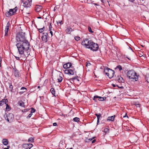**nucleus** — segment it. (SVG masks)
<instances>
[{"instance_id": "64", "label": "nucleus", "mask_w": 149, "mask_h": 149, "mask_svg": "<svg viewBox=\"0 0 149 149\" xmlns=\"http://www.w3.org/2000/svg\"><path fill=\"white\" fill-rule=\"evenodd\" d=\"M38 18H41V17H39Z\"/></svg>"}, {"instance_id": "10", "label": "nucleus", "mask_w": 149, "mask_h": 149, "mask_svg": "<svg viewBox=\"0 0 149 149\" xmlns=\"http://www.w3.org/2000/svg\"><path fill=\"white\" fill-rule=\"evenodd\" d=\"M24 56H25V58H23V57L22 56V54H20L19 53V54L20 55V57H17V56H15V57L16 58L17 60H23V59H25L26 58V55H28L29 54V53L28 54V52H27V54L26 55V54H24Z\"/></svg>"}, {"instance_id": "6", "label": "nucleus", "mask_w": 149, "mask_h": 149, "mask_svg": "<svg viewBox=\"0 0 149 149\" xmlns=\"http://www.w3.org/2000/svg\"><path fill=\"white\" fill-rule=\"evenodd\" d=\"M90 47V48H89L91 50L93 51H95L98 50V45L97 43H94L93 41Z\"/></svg>"}, {"instance_id": "43", "label": "nucleus", "mask_w": 149, "mask_h": 149, "mask_svg": "<svg viewBox=\"0 0 149 149\" xmlns=\"http://www.w3.org/2000/svg\"><path fill=\"white\" fill-rule=\"evenodd\" d=\"M134 104L136 105V106L137 107H140V104L139 103H135Z\"/></svg>"}, {"instance_id": "13", "label": "nucleus", "mask_w": 149, "mask_h": 149, "mask_svg": "<svg viewBox=\"0 0 149 149\" xmlns=\"http://www.w3.org/2000/svg\"><path fill=\"white\" fill-rule=\"evenodd\" d=\"M100 101H103L104 100V97L98 96H95L94 97L93 100L95 101H97V99Z\"/></svg>"}, {"instance_id": "45", "label": "nucleus", "mask_w": 149, "mask_h": 149, "mask_svg": "<svg viewBox=\"0 0 149 149\" xmlns=\"http://www.w3.org/2000/svg\"><path fill=\"white\" fill-rule=\"evenodd\" d=\"M52 26L51 25V23H50V25L49 26V30H52Z\"/></svg>"}, {"instance_id": "55", "label": "nucleus", "mask_w": 149, "mask_h": 149, "mask_svg": "<svg viewBox=\"0 0 149 149\" xmlns=\"http://www.w3.org/2000/svg\"><path fill=\"white\" fill-rule=\"evenodd\" d=\"M9 146L7 148H4L3 149H9Z\"/></svg>"}, {"instance_id": "41", "label": "nucleus", "mask_w": 149, "mask_h": 149, "mask_svg": "<svg viewBox=\"0 0 149 149\" xmlns=\"http://www.w3.org/2000/svg\"><path fill=\"white\" fill-rule=\"evenodd\" d=\"M117 68H118L119 70H121L122 69L121 66L120 65H118V66H117Z\"/></svg>"}, {"instance_id": "8", "label": "nucleus", "mask_w": 149, "mask_h": 149, "mask_svg": "<svg viewBox=\"0 0 149 149\" xmlns=\"http://www.w3.org/2000/svg\"><path fill=\"white\" fill-rule=\"evenodd\" d=\"M32 0H26L24 3V6L25 8H30L31 6Z\"/></svg>"}, {"instance_id": "52", "label": "nucleus", "mask_w": 149, "mask_h": 149, "mask_svg": "<svg viewBox=\"0 0 149 149\" xmlns=\"http://www.w3.org/2000/svg\"><path fill=\"white\" fill-rule=\"evenodd\" d=\"M129 1H130L132 2H133L134 1V0H128Z\"/></svg>"}, {"instance_id": "34", "label": "nucleus", "mask_w": 149, "mask_h": 149, "mask_svg": "<svg viewBox=\"0 0 149 149\" xmlns=\"http://www.w3.org/2000/svg\"><path fill=\"white\" fill-rule=\"evenodd\" d=\"M80 39V38L79 36H76L74 37L75 40L77 41H79Z\"/></svg>"}, {"instance_id": "47", "label": "nucleus", "mask_w": 149, "mask_h": 149, "mask_svg": "<svg viewBox=\"0 0 149 149\" xmlns=\"http://www.w3.org/2000/svg\"><path fill=\"white\" fill-rule=\"evenodd\" d=\"M49 31H50V33L51 35V36L52 37L53 36V33L51 30H49Z\"/></svg>"}, {"instance_id": "63", "label": "nucleus", "mask_w": 149, "mask_h": 149, "mask_svg": "<svg viewBox=\"0 0 149 149\" xmlns=\"http://www.w3.org/2000/svg\"><path fill=\"white\" fill-rule=\"evenodd\" d=\"M129 48H130V49H132L130 47H129Z\"/></svg>"}, {"instance_id": "61", "label": "nucleus", "mask_w": 149, "mask_h": 149, "mask_svg": "<svg viewBox=\"0 0 149 149\" xmlns=\"http://www.w3.org/2000/svg\"><path fill=\"white\" fill-rule=\"evenodd\" d=\"M40 86H38V88H40Z\"/></svg>"}, {"instance_id": "21", "label": "nucleus", "mask_w": 149, "mask_h": 149, "mask_svg": "<svg viewBox=\"0 0 149 149\" xmlns=\"http://www.w3.org/2000/svg\"><path fill=\"white\" fill-rule=\"evenodd\" d=\"M72 29L71 28L69 27L66 30V33H70L72 31Z\"/></svg>"}, {"instance_id": "35", "label": "nucleus", "mask_w": 149, "mask_h": 149, "mask_svg": "<svg viewBox=\"0 0 149 149\" xmlns=\"http://www.w3.org/2000/svg\"><path fill=\"white\" fill-rule=\"evenodd\" d=\"M146 79L147 82L149 83V74L146 76Z\"/></svg>"}, {"instance_id": "29", "label": "nucleus", "mask_w": 149, "mask_h": 149, "mask_svg": "<svg viewBox=\"0 0 149 149\" xmlns=\"http://www.w3.org/2000/svg\"><path fill=\"white\" fill-rule=\"evenodd\" d=\"M19 105L22 107H24L25 106L24 102H19Z\"/></svg>"}, {"instance_id": "19", "label": "nucleus", "mask_w": 149, "mask_h": 149, "mask_svg": "<svg viewBox=\"0 0 149 149\" xmlns=\"http://www.w3.org/2000/svg\"><path fill=\"white\" fill-rule=\"evenodd\" d=\"M23 147L25 149H30V148H29V146H28V144H24L23 145Z\"/></svg>"}, {"instance_id": "4", "label": "nucleus", "mask_w": 149, "mask_h": 149, "mask_svg": "<svg viewBox=\"0 0 149 149\" xmlns=\"http://www.w3.org/2000/svg\"><path fill=\"white\" fill-rule=\"evenodd\" d=\"M17 9L18 8L16 6L13 9H10L9 11L8 12L6 13L5 15L7 17H8L15 14L17 11Z\"/></svg>"}, {"instance_id": "33", "label": "nucleus", "mask_w": 149, "mask_h": 149, "mask_svg": "<svg viewBox=\"0 0 149 149\" xmlns=\"http://www.w3.org/2000/svg\"><path fill=\"white\" fill-rule=\"evenodd\" d=\"M78 76H77L76 77H73L71 79H70V80H74V79H77L78 81H79V80L78 79Z\"/></svg>"}, {"instance_id": "1", "label": "nucleus", "mask_w": 149, "mask_h": 149, "mask_svg": "<svg viewBox=\"0 0 149 149\" xmlns=\"http://www.w3.org/2000/svg\"><path fill=\"white\" fill-rule=\"evenodd\" d=\"M16 39L17 42L16 46L18 52L22 54V56L25 58L24 54V52H27L29 49L30 44L28 41L26 40L24 35V33L19 32L17 35Z\"/></svg>"}, {"instance_id": "48", "label": "nucleus", "mask_w": 149, "mask_h": 149, "mask_svg": "<svg viewBox=\"0 0 149 149\" xmlns=\"http://www.w3.org/2000/svg\"><path fill=\"white\" fill-rule=\"evenodd\" d=\"M1 61H2L1 58V57H0V67H1Z\"/></svg>"}, {"instance_id": "7", "label": "nucleus", "mask_w": 149, "mask_h": 149, "mask_svg": "<svg viewBox=\"0 0 149 149\" xmlns=\"http://www.w3.org/2000/svg\"><path fill=\"white\" fill-rule=\"evenodd\" d=\"M106 70L108 72V77H109L110 79L112 78L114 75V71L108 68H106Z\"/></svg>"}, {"instance_id": "51", "label": "nucleus", "mask_w": 149, "mask_h": 149, "mask_svg": "<svg viewBox=\"0 0 149 149\" xmlns=\"http://www.w3.org/2000/svg\"><path fill=\"white\" fill-rule=\"evenodd\" d=\"M95 141H96V140L95 139H94V140H93L92 141V143H94L95 142Z\"/></svg>"}, {"instance_id": "5", "label": "nucleus", "mask_w": 149, "mask_h": 149, "mask_svg": "<svg viewBox=\"0 0 149 149\" xmlns=\"http://www.w3.org/2000/svg\"><path fill=\"white\" fill-rule=\"evenodd\" d=\"M5 116H6V120L9 123L11 122L14 120V116L12 113H10L8 115H5L4 117H5Z\"/></svg>"}, {"instance_id": "12", "label": "nucleus", "mask_w": 149, "mask_h": 149, "mask_svg": "<svg viewBox=\"0 0 149 149\" xmlns=\"http://www.w3.org/2000/svg\"><path fill=\"white\" fill-rule=\"evenodd\" d=\"M10 24L9 22H8L7 23L6 26L5 30V36H6L8 35V33L9 30V27L10 26Z\"/></svg>"}, {"instance_id": "44", "label": "nucleus", "mask_w": 149, "mask_h": 149, "mask_svg": "<svg viewBox=\"0 0 149 149\" xmlns=\"http://www.w3.org/2000/svg\"><path fill=\"white\" fill-rule=\"evenodd\" d=\"M32 115V113H30L29 114L27 117V118H30L31 116Z\"/></svg>"}, {"instance_id": "38", "label": "nucleus", "mask_w": 149, "mask_h": 149, "mask_svg": "<svg viewBox=\"0 0 149 149\" xmlns=\"http://www.w3.org/2000/svg\"><path fill=\"white\" fill-rule=\"evenodd\" d=\"M35 111L36 110L34 109L33 108H31V113H34L35 112Z\"/></svg>"}, {"instance_id": "58", "label": "nucleus", "mask_w": 149, "mask_h": 149, "mask_svg": "<svg viewBox=\"0 0 149 149\" xmlns=\"http://www.w3.org/2000/svg\"><path fill=\"white\" fill-rule=\"evenodd\" d=\"M127 115L126 114H125V116H123V118H125L126 117V116Z\"/></svg>"}, {"instance_id": "9", "label": "nucleus", "mask_w": 149, "mask_h": 149, "mask_svg": "<svg viewBox=\"0 0 149 149\" xmlns=\"http://www.w3.org/2000/svg\"><path fill=\"white\" fill-rule=\"evenodd\" d=\"M47 33H43L42 36L41 37L42 40L45 42H46L47 41Z\"/></svg>"}, {"instance_id": "57", "label": "nucleus", "mask_w": 149, "mask_h": 149, "mask_svg": "<svg viewBox=\"0 0 149 149\" xmlns=\"http://www.w3.org/2000/svg\"><path fill=\"white\" fill-rule=\"evenodd\" d=\"M126 57V58H127V59H128L129 60H130V59L128 57H127L126 56V57Z\"/></svg>"}, {"instance_id": "36", "label": "nucleus", "mask_w": 149, "mask_h": 149, "mask_svg": "<svg viewBox=\"0 0 149 149\" xmlns=\"http://www.w3.org/2000/svg\"><path fill=\"white\" fill-rule=\"evenodd\" d=\"M13 86L11 84H10L9 86V88L10 89V90L11 92L12 91V90L13 89Z\"/></svg>"}, {"instance_id": "24", "label": "nucleus", "mask_w": 149, "mask_h": 149, "mask_svg": "<svg viewBox=\"0 0 149 149\" xmlns=\"http://www.w3.org/2000/svg\"><path fill=\"white\" fill-rule=\"evenodd\" d=\"M50 91L51 92L52 94L54 96H55V92L54 89L53 88H52L51 89Z\"/></svg>"}, {"instance_id": "25", "label": "nucleus", "mask_w": 149, "mask_h": 149, "mask_svg": "<svg viewBox=\"0 0 149 149\" xmlns=\"http://www.w3.org/2000/svg\"><path fill=\"white\" fill-rule=\"evenodd\" d=\"M95 115L97 116V119H100V118L101 117V115L100 113H99L98 114L96 113Z\"/></svg>"}, {"instance_id": "11", "label": "nucleus", "mask_w": 149, "mask_h": 149, "mask_svg": "<svg viewBox=\"0 0 149 149\" xmlns=\"http://www.w3.org/2000/svg\"><path fill=\"white\" fill-rule=\"evenodd\" d=\"M74 70V69L72 70L71 69H69L68 70H65V72L66 74H69L70 75H73L74 74L73 71Z\"/></svg>"}, {"instance_id": "27", "label": "nucleus", "mask_w": 149, "mask_h": 149, "mask_svg": "<svg viewBox=\"0 0 149 149\" xmlns=\"http://www.w3.org/2000/svg\"><path fill=\"white\" fill-rule=\"evenodd\" d=\"M73 120L76 122H77L79 121V119L77 117H75L73 119Z\"/></svg>"}, {"instance_id": "26", "label": "nucleus", "mask_w": 149, "mask_h": 149, "mask_svg": "<svg viewBox=\"0 0 149 149\" xmlns=\"http://www.w3.org/2000/svg\"><path fill=\"white\" fill-rule=\"evenodd\" d=\"M28 141L29 142H31L32 143H33L34 142V139L33 138L30 137L28 139Z\"/></svg>"}, {"instance_id": "31", "label": "nucleus", "mask_w": 149, "mask_h": 149, "mask_svg": "<svg viewBox=\"0 0 149 149\" xmlns=\"http://www.w3.org/2000/svg\"><path fill=\"white\" fill-rule=\"evenodd\" d=\"M109 129L107 128H105L104 129V131L105 133H107L109 132Z\"/></svg>"}, {"instance_id": "54", "label": "nucleus", "mask_w": 149, "mask_h": 149, "mask_svg": "<svg viewBox=\"0 0 149 149\" xmlns=\"http://www.w3.org/2000/svg\"><path fill=\"white\" fill-rule=\"evenodd\" d=\"M99 123V119H97V124H98V123Z\"/></svg>"}, {"instance_id": "46", "label": "nucleus", "mask_w": 149, "mask_h": 149, "mask_svg": "<svg viewBox=\"0 0 149 149\" xmlns=\"http://www.w3.org/2000/svg\"><path fill=\"white\" fill-rule=\"evenodd\" d=\"M106 70H107L106 68H105L104 69V72L105 74L107 75L108 76V72H106Z\"/></svg>"}, {"instance_id": "62", "label": "nucleus", "mask_w": 149, "mask_h": 149, "mask_svg": "<svg viewBox=\"0 0 149 149\" xmlns=\"http://www.w3.org/2000/svg\"><path fill=\"white\" fill-rule=\"evenodd\" d=\"M61 22H62V21H61V22H59L60 23L61 25Z\"/></svg>"}, {"instance_id": "15", "label": "nucleus", "mask_w": 149, "mask_h": 149, "mask_svg": "<svg viewBox=\"0 0 149 149\" xmlns=\"http://www.w3.org/2000/svg\"><path fill=\"white\" fill-rule=\"evenodd\" d=\"M35 10L37 12L40 11L42 8L41 6L37 5L36 6Z\"/></svg>"}, {"instance_id": "37", "label": "nucleus", "mask_w": 149, "mask_h": 149, "mask_svg": "<svg viewBox=\"0 0 149 149\" xmlns=\"http://www.w3.org/2000/svg\"><path fill=\"white\" fill-rule=\"evenodd\" d=\"M10 109V106H9L8 104L6 105V109L7 110H9Z\"/></svg>"}, {"instance_id": "32", "label": "nucleus", "mask_w": 149, "mask_h": 149, "mask_svg": "<svg viewBox=\"0 0 149 149\" xmlns=\"http://www.w3.org/2000/svg\"><path fill=\"white\" fill-rule=\"evenodd\" d=\"M94 138V137H93L91 139H87L86 140V142H89L91 141Z\"/></svg>"}, {"instance_id": "39", "label": "nucleus", "mask_w": 149, "mask_h": 149, "mask_svg": "<svg viewBox=\"0 0 149 149\" xmlns=\"http://www.w3.org/2000/svg\"><path fill=\"white\" fill-rule=\"evenodd\" d=\"M88 31H89V32H91V33H93V31L92 30L91 28L90 27H88Z\"/></svg>"}, {"instance_id": "17", "label": "nucleus", "mask_w": 149, "mask_h": 149, "mask_svg": "<svg viewBox=\"0 0 149 149\" xmlns=\"http://www.w3.org/2000/svg\"><path fill=\"white\" fill-rule=\"evenodd\" d=\"M114 116H109L108 117V118L107 119V121H113L114 120Z\"/></svg>"}, {"instance_id": "40", "label": "nucleus", "mask_w": 149, "mask_h": 149, "mask_svg": "<svg viewBox=\"0 0 149 149\" xmlns=\"http://www.w3.org/2000/svg\"><path fill=\"white\" fill-rule=\"evenodd\" d=\"M2 100H6L5 101H4V104H6V105L7 104H7V103L8 102V100L6 99H2Z\"/></svg>"}, {"instance_id": "50", "label": "nucleus", "mask_w": 149, "mask_h": 149, "mask_svg": "<svg viewBox=\"0 0 149 149\" xmlns=\"http://www.w3.org/2000/svg\"><path fill=\"white\" fill-rule=\"evenodd\" d=\"M57 125V123H53V125L54 126H56Z\"/></svg>"}, {"instance_id": "2", "label": "nucleus", "mask_w": 149, "mask_h": 149, "mask_svg": "<svg viewBox=\"0 0 149 149\" xmlns=\"http://www.w3.org/2000/svg\"><path fill=\"white\" fill-rule=\"evenodd\" d=\"M127 75V77L132 81H136L138 80L139 75H137L136 73L133 70L128 71Z\"/></svg>"}, {"instance_id": "53", "label": "nucleus", "mask_w": 149, "mask_h": 149, "mask_svg": "<svg viewBox=\"0 0 149 149\" xmlns=\"http://www.w3.org/2000/svg\"><path fill=\"white\" fill-rule=\"evenodd\" d=\"M91 65V64L90 63H86V66L87 65Z\"/></svg>"}, {"instance_id": "20", "label": "nucleus", "mask_w": 149, "mask_h": 149, "mask_svg": "<svg viewBox=\"0 0 149 149\" xmlns=\"http://www.w3.org/2000/svg\"><path fill=\"white\" fill-rule=\"evenodd\" d=\"M117 81L119 82H123L124 81V80L123 78L121 77H118V78L117 79Z\"/></svg>"}, {"instance_id": "42", "label": "nucleus", "mask_w": 149, "mask_h": 149, "mask_svg": "<svg viewBox=\"0 0 149 149\" xmlns=\"http://www.w3.org/2000/svg\"><path fill=\"white\" fill-rule=\"evenodd\" d=\"M28 146H29V148H30V149L33 146V145L32 144L29 143L28 144Z\"/></svg>"}, {"instance_id": "16", "label": "nucleus", "mask_w": 149, "mask_h": 149, "mask_svg": "<svg viewBox=\"0 0 149 149\" xmlns=\"http://www.w3.org/2000/svg\"><path fill=\"white\" fill-rule=\"evenodd\" d=\"M14 74L16 77H20V74L19 71L15 70L14 72Z\"/></svg>"}, {"instance_id": "18", "label": "nucleus", "mask_w": 149, "mask_h": 149, "mask_svg": "<svg viewBox=\"0 0 149 149\" xmlns=\"http://www.w3.org/2000/svg\"><path fill=\"white\" fill-rule=\"evenodd\" d=\"M2 142L5 145H7L8 143V141L7 139H4L2 140Z\"/></svg>"}, {"instance_id": "30", "label": "nucleus", "mask_w": 149, "mask_h": 149, "mask_svg": "<svg viewBox=\"0 0 149 149\" xmlns=\"http://www.w3.org/2000/svg\"><path fill=\"white\" fill-rule=\"evenodd\" d=\"M5 100H2L0 101V106H2L4 104V101Z\"/></svg>"}, {"instance_id": "56", "label": "nucleus", "mask_w": 149, "mask_h": 149, "mask_svg": "<svg viewBox=\"0 0 149 149\" xmlns=\"http://www.w3.org/2000/svg\"><path fill=\"white\" fill-rule=\"evenodd\" d=\"M113 85V87H116V85H114L113 84L112 85Z\"/></svg>"}, {"instance_id": "49", "label": "nucleus", "mask_w": 149, "mask_h": 149, "mask_svg": "<svg viewBox=\"0 0 149 149\" xmlns=\"http://www.w3.org/2000/svg\"><path fill=\"white\" fill-rule=\"evenodd\" d=\"M116 86L117 87H118V88H123V86H120H120H118V85H116Z\"/></svg>"}, {"instance_id": "3", "label": "nucleus", "mask_w": 149, "mask_h": 149, "mask_svg": "<svg viewBox=\"0 0 149 149\" xmlns=\"http://www.w3.org/2000/svg\"><path fill=\"white\" fill-rule=\"evenodd\" d=\"M93 41L91 40H89L88 38H86L84 40L82 43L81 44L85 47L86 48L89 49Z\"/></svg>"}, {"instance_id": "28", "label": "nucleus", "mask_w": 149, "mask_h": 149, "mask_svg": "<svg viewBox=\"0 0 149 149\" xmlns=\"http://www.w3.org/2000/svg\"><path fill=\"white\" fill-rule=\"evenodd\" d=\"M45 29V28L44 27L42 28L39 29V31L40 33H42L44 31Z\"/></svg>"}, {"instance_id": "23", "label": "nucleus", "mask_w": 149, "mask_h": 149, "mask_svg": "<svg viewBox=\"0 0 149 149\" xmlns=\"http://www.w3.org/2000/svg\"><path fill=\"white\" fill-rule=\"evenodd\" d=\"M62 80V77L61 76H58L57 78L58 82L59 83H60L61 82Z\"/></svg>"}, {"instance_id": "22", "label": "nucleus", "mask_w": 149, "mask_h": 149, "mask_svg": "<svg viewBox=\"0 0 149 149\" xmlns=\"http://www.w3.org/2000/svg\"><path fill=\"white\" fill-rule=\"evenodd\" d=\"M21 90H25L24 91H20L19 92V94H20V95H21L22 94H23L25 91L26 90V89L24 87H22V88H21Z\"/></svg>"}, {"instance_id": "59", "label": "nucleus", "mask_w": 149, "mask_h": 149, "mask_svg": "<svg viewBox=\"0 0 149 149\" xmlns=\"http://www.w3.org/2000/svg\"><path fill=\"white\" fill-rule=\"evenodd\" d=\"M101 1L103 3V0H101Z\"/></svg>"}, {"instance_id": "14", "label": "nucleus", "mask_w": 149, "mask_h": 149, "mask_svg": "<svg viewBox=\"0 0 149 149\" xmlns=\"http://www.w3.org/2000/svg\"><path fill=\"white\" fill-rule=\"evenodd\" d=\"M72 64L70 62H68L66 64H65L63 66V68L65 69L71 67Z\"/></svg>"}, {"instance_id": "60", "label": "nucleus", "mask_w": 149, "mask_h": 149, "mask_svg": "<svg viewBox=\"0 0 149 149\" xmlns=\"http://www.w3.org/2000/svg\"><path fill=\"white\" fill-rule=\"evenodd\" d=\"M94 4L95 5H97L96 3H94Z\"/></svg>"}]
</instances>
